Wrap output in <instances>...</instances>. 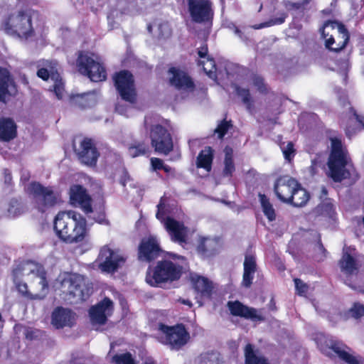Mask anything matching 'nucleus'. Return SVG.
<instances>
[{
  "instance_id": "603ef678",
  "label": "nucleus",
  "mask_w": 364,
  "mask_h": 364,
  "mask_svg": "<svg viewBox=\"0 0 364 364\" xmlns=\"http://www.w3.org/2000/svg\"><path fill=\"white\" fill-rule=\"evenodd\" d=\"M92 218L96 223L101 225H108L109 221L106 219L105 213L103 210L100 209V211L94 213V216H88Z\"/></svg>"
},
{
  "instance_id": "4468645a",
  "label": "nucleus",
  "mask_w": 364,
  "mask_h": 364,
  "mask_svg": "<svg viewBox=\"0 0 364 364\" xmlns=\"http://www.w3.org/2000/svg\"><path fill=\"white\" fill-rule=\"evenodd\" d=\"M30 191L37 208L42 213L57 203V197L50 187H44L35 182L31 184Z\"/></svg>"
},
{
  "instance_id": "7ed1b4c3",
  "label": "nucleus",
  "mask_w": 364,
  "mask_h": 364,
  "mask_svg": "<svg viewBox=\"0 0 364 364\" xmlns=\"http://www.w3.org/2000/svg\"><path fill=\"white\" fill-rule=\"evenodd\" d=\"M182 274V267L168 259L159 261L154 267H149L146 282L154 287L178 280Z\"/></svg>"
},
{
  "instance_id": "c03bdc74",
  "label": "nucleus",
  "mask_w": 364,
  "mask_h": 364,
  "mask_svg": "<svg viewBox=\"0 0 364 364\" xmlns=\"http://www.w3.org/2000/svg\"><path fill=\"white\" fill-rule=\"evenodd\" d=\"M16 288L19 294L24 298L30 300H41L44 299V295L33 294L28 289V285L24 282H19L16 284Z\"/></svg>"
},
{
  "instance_id": "6e6d98bb",
  "label": "nucleus",
  "mask_w": 364,
  "mask_h": 364,
  "mask_svg": "<svg viewBox=\"0 0 364 364\" xmlns=\"http://www.w3.org/2000/svg\"><path fill=\"white\" fill-rule=\"evenodd\" d=\"M252 83L259 92H264L266 90L263 79L260 76L255 75L252 78Z\"/></svg>"
},
{
  "instance_id": "dca6fc26",
  "label": "nucleus",
  "mask_w": 364,
  "mask_h": 364,
  "mask_svg": "<svg viewBox=\"0 0 364 364\" xmlns=\"http://www.w3.org/2000/svg\"><path fill=\"white\" fill-rule=\"evenodd\" d=\"M161 252L156 237L149 236L141 240L138 248V259L142 262H150L157 258Z\"/></svg>"
},
{
  "instance_id": "a211bd4d",
  "label": "nucleus",
  "mask_w": 364,
  "mask_h": 364,
  "mask_svg": "<svg viewBox=\"0 0 364 364\" xmlns=\"http://www.w3.org/2000/svg\"><path fill=\"white\" fill-rule=\"evenodd\" d=\"M348 105L346 108V117L342 119L341 126L345 129L347 136L358 133L360 127L364 128V115L358 114L351 107L348 102L343 99V105Z\"/></svg>"
},
{
  "instance_id": "f8f14e48",
  "label": "nucleus",
  "mask_w": 364,
  "mask_h": 364,
  "mask_svg": "<svg viewBox=\"0 0 364 364\" xmlns=\"http://www.w3.org/2000/svg\"><path fill=\"white\" fill-rule=\"evenodd\" d=\"M114 82L122 99L129 103H134L136 92L132 75L127 70L120 71L114 76Z\"/></svg>"
},
{
  "instance_id": "c85d7f7f",
  "label": "nucleus",
  "mask_w": 364,
  "mask_h": 364,
  "mask_svg": "<svg viewBox=\"0 0 364 364\" xmlns=\"http://www.w3.org/2000/svg\"><path fill=\"white\" fill-rule=\"evenodd\" d=\"M17 92L16 85L6 69L0 68V100H4L6 94L14 95Z\"/></svg>"
},
{
  "instance_id": "ea45409f",
  "label": "nucleus",
  "mask_w": 364,
  "mask_h": 364,
  "mask_svg": "<svg viewBox=\"0 0 364 364\" xmlns=\"http://www.w3.org/2000/svg\"><path fill=\"white\" fill-rule=\"evenodd\" d=\"M199 364H225V363L219 353L211 351L200 355Z\"/></svg>"
},
{
  "instance_id": "f704fd0d",
  "label": "nucleus",
  "mask_w": 364,
  "mask_h": 364,
  "mask_svg": "<svg viewBox=\"0 0 364 364\" xmlns=\"http://www.w3.org/2000/svg\"><path fill=\"white\" fill-rule=\"evenodd\" d=\"M151 144L156 152L164 155H167L173 148L172 138H152Z\"/></svg>"
},
{
  "instance_id": "cd10ccee",
  "label": "nucleus",
  "mask_w": 364,
  "mask_h": 364,
  "mask_svg": "<svg viewBox=\"0 0 364 364\" xmlns=\"http://www.w3.org/2000/svg\"><path fill=\"white\" fill-rule=\"evenodd\" d=\"M245 364H269L267 358L262 355L258 348L247 343L244 348Z\"/></svg>"
},
{
  "instance_id": "2f4dec72",
  "label": "nucleus",
  "mask_w": 364,
  "mask_h": 364,
  "mask_svg": "<svg viewBox=\"0 0 364 364\" xmlns=\"http://www.w3.org/2000/svg\"><path fill=\"white\" fill-rule=\"evenodd\" d=\"M311 214L315 217L322 216L333 219L336 215V210L334 205L331 199L326 200L318 205L312 211Z\"/></svg>"
},
{
  "instance_id": "8fccbe9b",
  "label": "nucleus",
  "mask_w": 364,
  "mask_h": 364,
  "mask_svg": "<svg viewBox=\"0 0 364 364\" xmlns=\"http://www.w3.org/2000/svg\"><path fill=\"white\" fill-rule=\"evenodd\" d=\"M157 37L159 38H167L171 34L170 25L167 22L161 23L157 27Z\"/></svg>"
},
{
  "instance_id": "79ce46f5",
  "label": "nucleus",
  "mask_w": 364,
  "mask_h": 364,
  "mask_svg": "<svg viewBox=\"0 0 364 364\" xmlns=\"http://www.w3.org/2000/svg\"><path fill=\"white\" fill-rule=\"evenodd\" d=\"M149 153V146L145 142L134 143L131 144L128 148V154L132 157L135 158L139 156L146 155Z\"/></svg>"
},
{
  "instance_id": "e2e57ef3",
  "label": "nucleus",
  "mask_w": 364,
  "mask_h": 364,
  "mask_svg": "<svg viewBox=\"0 0 364 364\" xmlns=\"http://www.w3.org/2000/svg\"><path fill=\"white\" fill-rule=\"evenodd\" d=\"M3 174L4 177V183L10 185L12 181L11 173L8 168H4Z\"/></svg>"
},
{
  "instance_id": "2eb2a0df",
  "label": "nucleus",
  "mask_w": 364,
  "mask_h": 364,
  "mask_svg": "<svg viewBox=\"0 0 364 364\" xmlns=\"http://www.w3.org/2000/svg\"><path fill=\"white\" fill-rule=\"evenodd\" d=\"M100 269L107 273L116 272L125 262V258L118 252L114 251L107 246H104L99 254Z\"/></svg>"
},
{
  "instance_id": "9b49d317",
  "label": "nucleus",
  "mask_w": 364,
  "mask_h": 364,
  "mask_svg": "<svg viewBox=\"0 0 364 364\" xmlns=\"http://www.w3.org/2000/svg\"><path fill=\"white\" fill-rule=\"evenodd\" d=\"M77 218H80V213L73 210L60 212L55 216L53 228L61 240L70 242V232L74 226V220Z\"/></svg>"
},
{
  "instance_id": "1a4fd4ad",
  "label": "nucleus",
  "mask_w": 364,
  "mask_h": 364,
  "mask_svg": "<svg viewBox=\"0 0 364 364\" xmlns=\"http://www.w3.org/2000/svg\"><path fill=\"white\" fill-rule=\"evenodd\" d=\"M193 22L202 23L210 21L214 15L210 0H183Z\"/></svg>"
},
{
  "instance_id": "20e7f679",
  "label": "nucleus",
  "mask_w": 364,
  "mask_h": 364,
  "mask_svg": "<svg viewBox=\"0 0 364 364\" xmlns=\"http://www.w3.org/2000/svg\"><path fill=\"white\" fill-rule=\"evenodd\" d=\"M357 251L351 247L345 246L343 250V256L339 262L340 267L344 275V283L350 289L358 292L364 294V285L355 283L353 279H362L360 275H358V263L356 259Z\"/></svg>"
},
{
  "instance_id": "72a5a7b5",
  "label": "nucleus",
  "mask_w": 364,
  "mask_h": 364,
  "mask_svg": "<svg viewBox=\"0 0 364 364\" xmlns=\"http://www.w3.org/2000/svg\"><path fill=\"white\" fill-rule=\"evenodd\" d=\"M309 199V193L301 187V184L297 182V186H295L289 203L295 207H302L306 205Z\"/></svg>"
},
{
  "instance_id": "4c0bfd02",
  "label": "nucleus",
  "mask_w": 364,
  "mask_h": 364,
  "mask_svg": "<svg viewBox=\"0 0 364 364\" xmlns=\"http://www.w3.org/2000/svg\"><path fill=\"white\" fill-rule=\"evenodd\" d=\"M144 124L146 129H150V136H166L167 130L159 124H153V119L150 117H146ZM167 136H170L168 134Z\"/></svg>"
},
{
  "instance_id": "393cba45",
  "label": "nucleus",
  "mask_w": 364,
  "mask_h": 364,
  "mask_svg": "<svg viewBox=\"0 0 364 364\" xmlns=\"http://www.w3.org/2000/svg\"><path fill=\"white\" fill-rule=\"evenodd\" d=\"M75 314L68 309L57 307L52 313L51 323L56 328L73 326L75 323Z\"/></svg>"
},
{
  "instance_id": "5fc2aeb1",
  "label": "nucleus",
  "mask_w": 364,
  "mask_h": 364,
  "mask_svg": "<svg viewBox=\"0 0 364 364\" xmlns=\"http://www.w3.org/2000/svg\"><path fill=\"white\" fill-rule=\"evenodd\" d=\"M14 138H0V152L1 154H6L7 149H10V145L12 144V140Z\"/></svg>"
},
{
  "instance_id": "6ab92c4d",
  "label": "nucleus",
  "mask_w": 364,
  "mask_h": 364,
  "mask_svg": "<svg viewBox=\"0 0 364 364\" xmlns=\"http://www.w3.org/2000/svg\"><path fill=\"white\" fill-rule=\"evenodd\" d=\"M113 310V301L105 297L89 310V316L92 325H104Z\"/></svg>"
},
{
  "instance_id": "f03ea898",
  "label": "nucleus",
  "mask_w": 364,
  "mask_h": 364,
  "mask_svg": "<svg viewBox=\"0 0 364 364\" xmlns=\"http://www.w3.org/2000/svg\"><path fill=\"white\" fill-rule=\"evenodd\" d=\"M36 12L28 8L21 9L10 14L2 23L4 32L11 36L27 40L34 36L32 18Z\"/></svg>"
},
{
  "instance_id": "3c124183",
  "label": "nucleus",
  "mask_w": 364,
  "mask_h": 364,
  "mask_svg": "<svg viewBox=\"0 0 364 364\" xmlns=\"http://www.w3.org/2000/svg\"><path fill=\"white\" fill-rule=\"evenodd\" d=\"M232 129V124L230 122L224 121L218 124V127L215 129V133L218 134L217 136H224Z\"/></svg>"
},
{
  "instance_id": "58836bf2",
  "label": "nucleus",
  "mask_w": 364,
  "mask_h": 364,
  "mask_svg": "<svg viewBox=\"0 0 364 364\" xmlns=\"http://www.w3.org/2000/svg\"><path fill=\"white\" fill-rule=\"evenodd\" d=\"M259 198L264 215L267 217L269 221L272 222L275 220V210L269 202V198L264 194L262 193L259 194Z\"/></svg>"
},
{
  "instance_id": "a19ab883",
  "label": "nucleus",
  "mask_w": 364,
  "mask_h": 364,
  "mask_svg": "<svg viewBox=\"0 0 364 364\" xmlns=\"http://www.w3.org/2000/svg\"><path fill=\"white\" fill-rule=\"evenodd\" d=\"M277 143L283 153L285 160L290 162L296 154L294 144L292 141H284L282 139H279Z\"/></svg>"
},
{
  "instance_id": "bb28decb",
  "label": "nucleus",
  "mask_w": 364,
  "mask_h": 364,
  "mask_svg": "<svg viewBox=\"0 0 364 364\" xmlns=\"http://www.w3.org/2000/svg\"><path fill=\"white\" fill-rule=\"evenodd\" d=\"M332 350L346 364H360L357 357L350 353V349L341 341H333L331 346Z\"/></svg>"
},
{
  "instance_id": "13d9d810",
  "label": "nucleus",
  "mask_w": 364,
  "mask_h": 364,
  "mask_svg": "<svg viewBox=\"0 0 364 364\" xmlns=\"http://www.w3.org/2000/svg\"><path fill=\"white\" fill-rule=\"evenodd\" d=\"M122 16V13H120L118 10H112L107 15V19L109 24L111 25L112 21H114V19H119Z\"/></svg>"
},
{
  "instance_id": "0e129e2a",
  "label": "nucleus",
  "mask_w": 364,
  "mask_h": 364,
  "mask_svg": "<svg viewBox=\"0 0 364 364\" xmlns=\"http://www.w3.org/2000/svg\"><path fill=\"white\" fill-rule=\"evenodd\" d=\"M115 109H116V112L117 113H119V114L124 115V116H128V114H127L128 107H124V105H120L119 103H118L116 105Z\"/></svg>"
},
{
  "instance_id": "bf43d9fd",
  "label": "nucleus",
  "mask_w": 364,
  "mask_h": 364,
  "mask_svg": "<svg viewBox=\"0 0 364 364\" xmlns=\"http://www.w3.org/2000/svg\"><path fill=\"white\" fill-rule=\"evenodd\" d=\"M151 164L154 170H161L163 168L164 162L159 158H151Z\"/></svg>"
},
{
  "instance_id": "a18cd8bd",
  "label": "nucleus",
  "mask_w": 364,
  "mask_h": 364,
  "mask_svg": "<svg viewBox=\"0 0 364 364\" xmlns=\"http://www.w3.org/2000/svg\"><path fill=\"white\" fill-rule=\"evenodd\" d=\"M236 94L242 99V102L246 105L247 109L250 112L252 106V98L248 89L240 86H235Z\"/></svg>"
},
{
  "instance_id": "ddd939ff",
  "label": "nucleus",
  "mask_w": 364,
  "mask_h": 364,
  "mask_svg": "<svg viewBox=\"0 0 364 364\" xmlns=\"http://www.w3.org/2000/svg\"><path fill=\"white\" fill-rule=\"evenodd\" d=\"M168 75L171 85L181 92L182 98L186 97L194 91V82L184 70L171 67L168 71Z\"/></svg>"
},
{
  "instance_id": "e433bc0d",
  "label": "nucleus",
  "mask_w": 364,
  "mask_h": 364,
  "mask_svg": "<svg viewBox=\"0 0 364 364\" xmlns=\"http://www.w3.org/2000/svg\"><path fill=\"white\" fill-rule=\"evenodd\" d=\"M225 159L223 174L224 176L231 177L235 171L233 161V150L230 146H226L224 149Z\"/></svg>"
},
{
  "instance_id": "09e8293b",
  "label": "nucleus",
  "mask_w": 364,
  "mask_h": 364,
  "mask_svg": "<svg viewBox=\"0 0 364 364\" xmlns=\"http://www.w3.org/2000/svg\"><path fill=\"white\" fill-rule=\"evenodd\" d=\"M112 361L116 364H135L132 355L129 353L115 355L112 358Z\"/></svg>"
},
{
  "instance_id": "49530a36",
  "label": "nucleus",
  "mask_w": 364,
  "mask_h": 364,
  "mask_svg": "<svg viewBox=\"0 0 364 364\" xmlns=\"http://www.w3.org/2000/svg\"><path fill=\"white\" fill-rule=\"evenodd\" d=\"M286 17H287L286 14L282 13V14H279V16L278 18L271 19L270 21L264 22V23L254 25L252 26V28L255 29H260V28H263L265 27L272 26L274 25H279L284 22Z\"/></svg>"
},
{
  "instance_id": "de8ad7c7",
  "label": "nucleus",
  "mask_w": 364,
  "mask_h": 364,
  "mask_svg": "<svg viewBox=\"0 0 364 364\" xmlns=\"http://www.w3.org/2000/svg\"><path fill=\"white\" fill-rule=\"evenodd\" d=\"M23 212V207L16 200H11L8 208V215L11 218H15L21 215Z\"/></svg>"
},
{
  "instance_id": "c756f323",
  "label": "nucleus",
  "mask_w": 364,
  "mask_h": 364,
  "mask_svg": "<svg viewBox=\"0 0 364 364\" xmlns=\"http://www.w3.org/2000/svg\"><path fill=\"white\" fill-rule=\"evenodd\" d=\"M215 151L210 146H205L202 149L196 159V167L203 168L210 172L212 169L213 161L214 159Z\"/></svg>"
},
{
  "instance_id": "680f3d73",
  "label": "nucleus",
  "mask_w": 364,
  "mask_h": 364,
  "mask_svg": "<svg viewBox=\"0 0 364 364\" xmlns=\"http://www.w3.org/2000/svg\"><path fill=\"white\" fill-rule=\"evenodd\" d=\"M207 242H210V240L207 239V238H203L200 241V243L198 246V251L200 253L205 254V253H206L208 252V249H207L206 245H205V243Z\"/></svg>"
},
{
  "instance_id": "052dcab7",
  "label": "nucleus",
  "mask_w": 364,
  "mask_h": 364,
  "mask_svg": "<svg viewBox=\"0 0 364 364\" xmlns=\"http://www.w3.org/2000/svg\"><path fill=\"white\" fill-rule=\"evenodd\" d=\"M198 56L200 58V60H205L206 58H209L208 54V47L206 45H204L198 48Z\"/></svg>"
},
{
  "instance_id": "c9c22d12",
  "label": "nucleus",
  "mask_w": 364,
  "mask_h": 364,
  "mask_svg": "<svg viewBox=\"0 0 364 364\" xmlns=\"http://www.w3.org/2000/svg\"><path fill=\"white\" fill-rule=\"evenodd\" d=\"M16 124L11 118L0 119V136H16Z\"/></svg>"
},
{
  "instance_id": "b1692460",
  "label": "nucleus",
  "mask_w": 364,
  "mask_h": 364,
  "mask_svg": "<svg viewBox=\"0 0 364 364\" xmlns=\"http://www.w3.org/2000/svg\"><path fill=\"white\" fill-rule=\"evenodd\" d=\"M70 199L73 205L78 204L86 213H93L91 205V198L85 188L80 185H74L70 189Z\"/></svg>"
},
{
  "instance_id": "69168bd1",
  "label": "nucleus",
  "mask_w": 364,
  "mask_h": 364,
  "mask_svg": "<svg viewBox=\"0 0 364 364\" xmlns=\"http://www.w3.org/2000/svg\"><path fill=\"white\" fill-rule=\"evenodd\" d=\"M89 95H90V93H83V94H81V95H71L70 96V100L72 101L76 102H77V101L78 100H80L83 101L85 99H87Z\"/></svg>"
},
{
  "instance_id": "473e14b6",
  "label": "nucleus",
  "mask_w": 364,
  "mask_h": 364,
  "mask_svg": "<svg viewBox=\"0 0 364 364\" xmlns=\"http://www.w3.org/2000/svg\"><path fill=\"white\" fill-rule=\"evenodd\" d=\"M192 282L193 287L203 296L210 297L213 290L212 282L207 278L200 276L193 277Z\"/></svg>"
},
{
  "instance_id": "864d4df0",
  "label": "nucleus",
  "mask_w": 364,
  "mask_h": 364,
  "mask_svg": "<svg viewBox=\"0 0 364 364\" xmlns=\"http://www.w3.org/2000/svg\"><path fill=\"white\" fill-rule=\"evenodd\" d=\"M350 312L353 318H359L364 316V305L355 304L350 309Z\"/></svg>"
},
{
  "instance_id": "5701e85b",
  "label": "nucleus",
  "mask_w": 364,
  "mask_h": 364,
  "mask_svg": "<svg viewBox=\"0 0 364 364\" xmlns=\"http://www.w3.org/2000/svg\"><path fill=\"white\" fill-rule=\"evenodd\" d=\"M297 182L294 178L287 176L279 178L274 187L277 198L281 201L289 203L291 193L295 186H297Z\"/></svg>"
},
{
  "instance_id": "7c9ffc66",
  "label": "nucleus",
  "mask_w": 364,
  "mask_h": 364,
  "mask_svg": "<svg viewBox=\"0 0 364 364\" xmlns=\"http://www.w3.org/2000/svg\"><path fill=\"white\" fill-rule=\"evenodd\" d=\"M87 232V221L80 214V218L74 220V226L70 232L71 238L70 243L82 242L86 237Z\"/></svg>"
},
{
  "instance_id": "a878e982",
  "label": "nucleus",
  "mask_w": 364,
  "mask_h": 364,
  "mask_svg": "<svg viewBox=\"0 0 364 364\" xmlns=\"http://www.w3.org/2000/svg\"><path fill=\"white\" fill-rule=\"evenodd\" d=\"M244 271L242 275V285L245 288H250L252 284L255 274L257 271V263L255 257L251 255H246L244 261Z\"/></svg>"
},
{
  "instance_id": "412c9836",
  "label": "nucleus",
  "mask_w": 364,
  "mask_h": 364,
  "mask_svg": "<svg viewBox=\"0 0 364 364\" xmlns=\"http://www.w3.org/2000/svg\"><path fill=\"white\" fill-rule=\"evenodd\" d=\"M164 225L173 242L181 245L187 242L188 228L183 223L168 217L164 220Z\"/></svg>"
},
{
  "instance_id": "774afa93",
  "label": "nucleus",
  "mask_w": 364,
  "mask_h": 364,
  "mask_svg": "<svg viewBox=\"0 0 364 364\" xmlns=\"http://www.w3.org/2000/svg\"><path fill=\"white\" fill-rule=\"evenodd\" d=\"M358 275H360L363 278L356 279L354 277L353 279V281L355 282V283L364 285V274H361L358 272Z\"/></svg>"
},
{
  "instance_id": "9d476101",
  "label": "nucleus",
  "mask_w": 364,
  "mask_h": 364,
  "mask_svg": "<svg viewBox=\"0 0 364 364\" xmlns=\"http://www.w3.org/2000/svg\"><path fill=\"white\" fill-rule=\"evenodd\" d=\"M37 75L44 80H50L52 83L48 90L53 92L58 100L65 95L64 82L58 72L55 62H43V67L37 72Z\"/></svg>"
},
{
  "instance_id": "4be33fe9",
  "label": "nucleus",
  "mask_w": 364,
  "mask_h": 364,
  "mask_svg": "<svg viewBox=\"0 0 364 364\" xmlns=\"http://www.w3.org/2000/svg\"><path fill=\"white\" fill-rule=\"evenodd\" d=\"M227 307L230 314L234 316H239L254 321L264 320V317L258 314L256 309L245 306L239 301H229L227 303Z\"/></svg>"
},
{
  "instance_id": "0eeeda50",
  "label": "nucleus",
  "mask_w": 364,
  "mask_h": 364,
  "mask_svg": "<svg viewBox=\"0 0 364 364\" xmlns=\"http://www.w3.org/2000/svg\"><path fill=\"white\" fill-rule=\"evenodd\" d=\"M78 71L93 82L106 79V70L100 63L99 56L93 53L81 51L77 60Z\"/></svg>"
},
{
  "instance_id": "f257e3e1",
  "label": "nucleus",
  "mask_w": 364,
  "mask_h": 364,
  "mask_svg": "<svg viewBox=\"0 0 364 364\" xmlns=\"http://www.w3.org/2000/svg\"><path fill=\"white\" fill-rule=\"evenodd\" d=\"M331 154L328 161V175L335 182H341L350 176V168L353 169V167L348 150L341 139L339 138H331Z\"/></svg>"
},
{
  "instance_id": "37998d69",
  "label": "nucleus",
  "mask_w": 364,
  "mask_h": 364,
  "mask_svg": "<svg viewBox=\"0 0 364 364\" xmlns=\"http://www.w3.org/2000/svg\"><path fill=\"white\" fill-rule=\"evenodd\" d=\"M198 65L203 67L204 72L210 78L215 77V63L213 58H208L205 60H199Z\"/></svg>"
},
{
  "instance_id": "f3484780",
  "label": "nucleus",
  "mask_w": 364,
  "mask_h": 364,
  "mask_svg": "<svg viewBox=\"0 0 364 364\" xmlns=\"http://www.w3.org/2000/svg\"><path fill=\"white\" fill-rule=\"evenodd\" d=\"M28 270L29 273L39 278V284L41 286V292L38 294L46 296L49 285L46 279V272L42 265L31 262H23L13 270V274L17 277L22 271Z\"/></svg>"
},
{
  "instance_id": "39448f33",
  "label": "nucleus",
  "mask_w": 364,
  "mask_h": 364,
  "mask_svg": "<svg viewBox=\"0 0 364 364\" xmlns=\"http://www.w3.org/2000/svg\"><path fill=\"white\" fill-rule=\"evenodd\" d=\"M321 33L325 39L326 48L336 52L342 50L349 40L347 29L343 25L334 21L325 22L321 29Z\"/></svg>"
},
{
  "instance_id": "423d86ee",
  "label": "nucleus",
  "mask_w": 364,
  "mask_h": 364,
  "mask_svg": "<svg viewBox=\"0 0 364 364\" xmlns=\"http://www.w3.org/2000/svg\"><path fill=\"white\" fill-rule=\"evenodd\" d=\"M58 289L65 299L70 300L76 299L77 301H85L88 293H85V277L79 274L64 272L58 278Z\"/></svg>"
},
{
  "instance_id": "4d7b16f0",
  "label": "nucleus",
  "mask_w": 364,
  "mask_h": 364,
  "mask_svg": "<svg viewBox=\"0 0 364 364\" xmlns=\"http://www.w3.org/2000/svg\"><path fill=\"white\" fill-rule=\"evenodd\" d=\"M295 287L298 294L301 295L307 291L308 287L299 279H294Z\"/></svg>"
},
{
  "instance_id": "aec40b11",
  "label": "nucleus",
  "mask_w": 364,
  "mask_h": 364,
  "mask_svg": "<svg viewBox=\"0 0 364 364\" xmlns=\"http://www.w3.org/2000/svg\"><path fill=\"white\" fill-rule=\"evenodd\" d=\"M75 151L82 163L89 166L96 165L100 154L91 138H84Z\"/></svg>"
},
{
  "instance_id": "6e6552de",
  "label": "nucleus",
  "mask_w": 364,
  "mask_h": 364,
  "mask_svg": "<svg viewBox=\"0 0 364 364\" xmlns=\"http://www.w3.org/2000/svg\"><path fill=\"white\" fill-rule=\"evenodd\" d=\"M159 330L164 334L161 338V343L168 345L172 350H179L189 339V333L182 324L170 327L160 323Z\"/></svg>"
},
{
  "instance_id": "338daca9",
  "label": "nucleus",
  "mask_w": 364,
  "mask_h": 364,
  "mask_svg": "<svg viewBox=\"0 0 364 364\" xmlns=\"http://www.w3.org/2000/svg\"><path fill=\"white\" fill-rule=\"evenodd\" d=\"M167 255H168L172 259H181V260H184V257L181 256V255H178L175 253H173V252H167L166 253Z\"/></svg>"
}]
</instances>
